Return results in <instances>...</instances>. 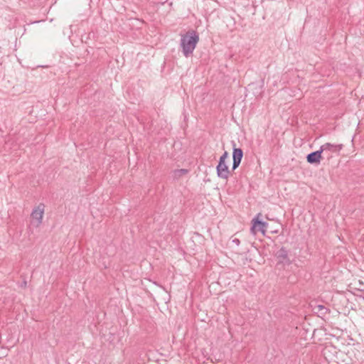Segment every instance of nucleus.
<instances>
[{"mask_svg":"<svg viewBox=\"0 0 364 364\" xmlns=\"http://www.w3.org/2000/svg\"><path fill=\"white\" fill-rule=\"evenodd\" d=\"M343 145L333 144L331 143H326L320 146L322 153H324L327 156V159H330L332 157L331 154H339L340 151L343 149Z\"/></svg>","mask_w":364,"mask_h":364,"instance_id":"nucleus-4","label":"nucleus"},{"mask_svg":"<svg viewBox=\"0 0 364 364\" xmlns=\"http://www.w3.org/2000/svg\"><path fill=\"white\" fill-rule=\"evenodd\" d=\"M45 205L43 203H40L37 207H36L31 214V217L32 218L31 225L34 227H38L42 223V220L44 214Z\"/></svg>","mask_w":364,"mask_h":364,"instance_id":"nucleus-3","label":"nucleus"},{"mask_svg":"<svg viewBox=\"0 0 364 364\" xmlns=\"http://www.w3.org/2000/svg\"><path fill=\"white\" fill-rule=\"evenodd\" d=\"M228 157V153L225 151L220 157L218 164L216 166L217 175L219 178L223 179H228L230 176V171L226 164V159Z\"/></svg>","mask_w":364,"mask_h":364,"instance_id":"nucleus-2","label":"nucleus"},{"mask_svg":"<svg viewBox=\"0 0 364 364\" xmlns=\"http://www.w3.org/2000/svg\"><path fill=\"white\" fill-rule=\"evenodd\" d=\"M318 309V311L317 313H320L321 314H326V312H327V308H326L323 305H318L315 309Z\"/></svg>","mask_w":364,"mask_h":364,"instance_id":"nucleus-10","label":"nucleus"},{"mask_svg":"<svg viewBox=\"0 0 364 364\" xmlns=\"http://www.w3.org/2000/svg\"><path fill=\"white\" fill-rule=\"evenodd\" d=\"M259 215H260V214H258L257 217L255 218L252 220L253 225H252V227L251 228V230H252V232L253 233H255V229L258 228V230L261 231L262 232V234L264 235L265 231H266V228H267L268 224L266 222H263L262 220H259L258 219Z\"/></svg>","mask_w":364,"mask_h":364,"instance_id":"nucleus-8","label":"nucleus"},{"mask_svg":"<svg viewBox=\"0 0 364 364\" xmlns=\"http://www.w3.org/2000/svg\"><path fill=\"white\" fill-rule=\"evenodd\" d=\"M278 262L277 264H282L283 266L289 265L291 263L289 256H288V250L282 247L279 250L275 255Z\"/></svg>","mask_w":364,"mask_h":364,"instance_id":"nucleus-5","label":"nucleus"},{"mask_svg":"<svg viewBox=\"0 0 364 364\" xmlns=\"http://www.w3.org/2000/svg\"><path fill=\"white\" fill-rule=\"evenodd\" d=\"M322 159V151L321 149L316 151L311 152L306 156V161L311 164H319Z\"/></svg>","mask_w":364,"mask_h":364,"instance_id":"nucleus-7","label":"nucleus"},{"mask_svg":"<svg viewBox=\"0 0 364 364\" xmlns=\"http://www.w3.org/2000/svg\"><path fill=\"white\" fill-rule=\"evenodd\" d=\"M188 170L186 168L177 169L173 171V177L175 178H180L182 176L187 174Z\"/></svg>","mask_w":364,"mask_h":364,"instance_id":"nucleus-9","label":"nucleus"},{"mask_svg":"<svg viewBox=\"0 0 364 364\" xmlns=\"http://www.w3.org/2000/svg\"><path fill=\"white\" fill-rule=\"evenodd\" d=\"M232 242L233 243H235V244L236 245H237V246H238V245H240V240H239V239H237V238H234V239L232 240Z\"/></svg>","mask_w":364,"mask_h":364,"instance_id":"nucleus-11","label":"nucleus"},{"mask_svg":"<svg viewBox=\"0 0 364 364\" xmlns=\"http://www.w3.org/2000/svg\"><path fill=\"white\" fill-rule=\"evenodd\" d=\"M233 149H232V170H235L240 164L243 157V151L240 148L235 147V143L232 141Z\"/></svg>","mask_w":364,"mask_h":364,"instance_id":"nucleus-6","label":"nucleus"},{"mask_svg":"<svg viewBox=\"0 0 364 364\" xmlns=\"http://www.w3.org/2000/svg\"><path fill=\"white\" fill-rule=\"evenodd\" d=\"M199 41V35L196 31L190 30L186 34L182 35L180 41V47L186 58L193 55V53Z\"/></svg>","mask_w":364,"mask_h":364,"instance_id":"nucleus-1","label":"nucleus"},{"mask_svg":"<svg viewBox=\"0 0 364 364\" xmlns=\"http://www.w3.org/2000/svg\"><path fill=\"white\" fill-rule=\"evenodd\" d=\"M20 287H22V288H26L27 287V282H26V280H23L21 282Z\"/></svg>","mask_w":364,"mask_h":364,"instance_id":"nucleus-12","label":"nucleus"}]
</instances>
